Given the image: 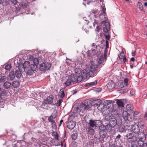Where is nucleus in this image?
<instances>
[{
    "instance_id": "obj_34",
    "label": "nucleus",
    "mask_w": 147,
    "mask_h": 147,
    "mask_svg": "<svg viewBox=\"0 0 147 147\" xmlns=\"http://www.w3.org/2000/svg\"><path fill=\"white\" fill-rule=\"evenodd\" d=\"M104 35L107 40H109L110 38V36L108 32H104Z\"/></svg>"
},
{
    "instance_id": "obj_35",
    "label": "nucleus",
    "mask_w": 147,
    "mask_h": 147,
    "mask_svg": "<svg viewBox=\"0 0 147 147\" xmlns=\"http://www.w3.org/2000/svg\"><path fill=\"white\" fill-rule=\"evenodd\" d=\"M19 69L20 72H23L24 71L25 68L23 65H19Z\"/></svg>"
},
{
    "instance_id": "obj_56",
    "label": "nucleus",
    "mask_w": 147,
    "mask_h": 147,
    "mask_svg": "<svg viewBox=\"0 0 147 147\" xmlns=\"http://www.w3.org/2000/svg\"><path fill=\"white\" fill-rule=\"evenodd\" d=\"M54 119L52 118L51 117H49L48 118V120L49 122L52 123L55 121L53 120Z\"/></svg>"
},
{
    "instance_id": "obj_5",
    "label": "nucleus",
    "mask_w": 147,
    "mask_h": 147,
    "mask_svg": "<svg viewBox=\"0 0 147 147\" xmlns=\"http://www.w3.org/2000/svg\"><path fill=\"white\" fill-rule=\"evenodd\" d=\"M76 123L74 121L71 120L67 123V127L69 129H72L76 126Z\"/></svg>"
},
{
    "instance_id": "obj_19",
    "label": "nucleus",
    "mask_w": 147,
    "mask_h": 147,
    "mask_svg": "<svg viewBox=\"0 0 147 147\" xmlns=\"http://www.w3.org/2000/svg\"><path fill=\"white\" fill-rule=\"evenodd\" d=\"M97 82L96 81H95L94 82H92L89 83H87L85 85V86L86 87L87 86H92L97 84Z\"/></svg>"
},
{
    "instance_id": "obj_64",
    "label": "nucleus",
    "mask_w": 147,
    "mask_h": 147,
    "mask_svg": "<svg viewBox=\"0 0 147 147\" xmlns=\"http://www.w3.org/2000/svg\"><path fill=\"white\" fill-rule=\"evenodd\" d=\"M63 120L62 119H61V120H60V123L59 125V126H60L61 125V124H62V123L63 122Z\"/></svg>"
},
{
    "instance_id": "obj_62",
    "label": "nucleus",
    "mask_w": 147,
    "mask_h": 147,
    "mask_svg": "<svg viewBox=\"0 0 147 147\" xmlns=\"http://www.w3.org/2000/svg\"><path fill=\"white\" fill-rule=\"evenodd\" d=\"M100 30V28L98 26H97L96 28V31L99 32Z\"/></svg>"
},
{
    "instance_id": "obj_1",
    "label": "nucleus",
    "mask_w": 147,
    "mask_h": 147,
    "mask_svg": "<svg viewBox=\"0 0 147 147\" xmlns=\"http://www.w3.org/2000/svg\"><path fill=\"white\" fill-rule=\"evenodd\" d=\"M88 68L89 71L87 74L90 76L92 77L96 75L98 69L97 65L94 64L93 62H91V63L89 64Z\"/></svg>"
},
{
    "instance_id": "obj_58",
    "label": "nucleus",
    "mask_w": 147,
    "mask_h": 147,
    "mask_svg": "<svg viewBox=\"0 0 147 147\" xmlns=\"http://www.w3.org/2000/svg\"><path fill=\"white\" fill-rule=\"evenodd\" d=\"M57 116V115L56 114H53L50 117H51L53 119H55Z\"/></svg>"
},
{
    "instance_id": "obj_22",
    "label": "nucleus",
    "mask_w": 147,
    "mask_h": 147,
    "mask_svg": "<svg viewBox=\"0 0 147 147\" xmlns=\"http://www.w3.org/2000/svg\"><path fill=\"white\" fill-rule=\"evenodd\" d=\"M87 129V131L89 134L93 135L94 134L95 131L94 130L92 127H89Z\"/></svg>"
},
{
    "instance_id": "obj_40",
    "label": "nucleus",
    "mask_w": 147,
    "mask_h": 147,
    "mask_svg": "<svg viewBox=\"0 0 147 147\" xmlns=\"http://www.w3.org/2000/svg\"><path fill=\"white\" fill-rule=\"evenodd\" d=\"M104 105L103 104H100L99 106H98V109L100 111H101L103 108Z\"/></svg>"
},
{
    "instance_id": "obj_32",
    "label": "nucleus",
    "mask_w": 147,
    "mask_h": 147,
    "mask_svg": "<svg viewBox=\"0 0 147 147\" xmlns=\"http://www.w3.org/2000/svg\"><path fill=\"white\" fill-rule=\"evenodd\" d=\"M30 68L32 70L34 71L37 69V66L33 64H31L30 65Z\"/></svg>"
},
{
    "instance_id": "obj_23",
    "label": "nucleus",
    "mask_w": 147,
    "mask_h": 147,
    "mask_svg": "<svg viewBox=\"0 0 147 147\" xmlns=\"http://www.w3.org/2000/svg\"><path fill=\"white\" fill-rule=\"evenodd\" d=\"M88 124L91 127L93 128L95 126V121L92 120H90Z\"/></svg>"
},
{
    "instance_id": "obj_63",
    "label": "nucleus",
    "mask_w": 147,
    "mask_h": 147,
    "mask_svg": "<svg viewBox=\"0 0 147 147\" xmlns=\"http://www.w3.org/2000/svg\"><path fill=\"white\" fill-rule=\"evenodd\" d=\"M102 13H104L105 14V9L103 7L102 8Z\"/></svg>"
},
{
    "instance_id": "obj_59",
    "label": "nucleus",
    "mask_w": 147,
    "mask_h": 147,
    "mask_svg": "<svg viewBox=\"0 0 147 147\" xmlns=\"http://www.w3.org/2000/svg\"><path fill=\"white\" fill-rule=\"evenodd\" d=\"M136 51H132L131 53L133 57L135 56L136 55Z\"/></svg>"
},
{
    "instance_id": "obj_55",
    "label": "nucleus",
    "mask_w": 147,
    "mask_h": 147,
    "mask_svg": "<svg viewBox=\"0 0 147 147\" xmlns=\"http://www.w3.org/2000/svg\"><path fill=\"white\" fill-rule=\"evenodd\" d=\"M121 136L120 134H118L117 136L116 137L115 140L117 141H118L119 138H121Z\"/></svg>"
},
{
    "instance_id": "obj_13",
    "label": "nucleus",
    "mask_w": 147,
    "mask_h": 147,
    "mask_svg": "<svg viewBox=\"0 0 147 147\" xmlns=\"http://www.w3.org/2000/svg\"><path fill=\"white\" fill-rule=\"evenodd\" d=\"M100 19L101 21V24L104 23L107 20L105 16V14L104 13L101 14L100 15Z\"/></svg>"
},
{
    "instance_id": "obj_37",
    "label": "nucleus",
    "mask_w": 147,
    "mask_h": 147,
    "mask_svg": "<svg viewBox=\"0 0 147 147\" xmlns=\"http://www.w3.org/2000/svg\"><path fill=\"white\" fill-rule=\"evenodd\" d=\"M78 135L76 133L73 134L71 136V138L74 140H75L77 137Z\"/></svg>"
},
{
    "instance_id": "obj_26",
    "label": "nucleus",
    "mask_w": 147,
    "mask_h": 147,
    "mask_svg": "<svg viewBox=\"0 0 147 147\" xmlns=\"http://www.w3.org/2000/svg\"><path fill=\"white\" fill-rule=\"evenodd\" d=\"M9 77L10 80H13L15 78V74L13 71H11L9 75Z\"/></svg>"
},
{
    "instance_id": "obj_10",
    "label": "nucleus",
    "mask_w": 147,
    "mask_h": 147,
    "mask_svg": "<svg viewBox=\"0 0 147 147\" xmlns=\"http://www.w3.org/2000/svg\"><path fill=\"white\" fill-rule=\"evenodd\" d=\"M138 135V139L139 140L145 141L146 137L145 134L143 133H139Z\"/></svg>"
},
{
    "instance_id": "obj_25",
    "label": "nucleus",
    "mask_w": 147,
    "mask_h": 147,
    "mask_svg": "<svg viewBox=\"0 0 147 147\" xmlns=\"http://www.w3.org/2000/svg\"><path fill=\"white\" fill-rule=\"evenodd\" d=\"M59 94L60 97L61 98H63L65 96V94L64 93V91L63 89H61L60 90V92L59 93Z\"/></svg>"
},
{
    "instance_id": "obj_39",
    "label": "nucleus",
    "mask_w": 147,
    "mask_h": 147,
    "mask_svg": "<svg viewBox=\"0 0 147 147\" xmlns=\"http://www.w3.org/2000/svg\"><path fill=\"white\" fill-rule=\"evenodd\" d=\"M119 86L121 88H124L127 86L125 85V84L123 82H120L119 83Z\"/></svg>"
},
{
    "instance_id": "obj_46",
    "label": "nucleus",
    "mask_w": 147,
    "mask_h": 147,
    "mask_svg": "<svg viewBox=\"0 0 147 147\" xmlns=\"http://www.w3.org/2000/svg\"><path fill=\"white\" fill-rule=\"evenodd\" d=\"M93 53H94V52H93L92 51V52L90 50H88L87 51V55H88L89 56H90L91 55H93Z\"/></svg>"
},
{
    "instance_id": "obj_4",
    "label": "nucleus",
    "mask_w": 147,
    "mask_h": 147,
    "mask_svg": "<svg viewBox=\"0 0 147 147\" xmlns=\"http://www.w3.org/2000/svg\"><path fill=\"white\" fill-rule=\"evenodd\" d=\"M51 67V65L49 63H43L40 64V70L43 71L45 70H48Z\"/></svg>"
},
{
    "instance_id": "obj_16",
    "label": "nucleus",
    "mask_w": 147,
    "mask_h": 147,
    "mask_svg": "<svg viewBox=\"0 0 147 147\" xmlns=\"http://www.w3.org/2000/svg\"><path fill=\"white\" fill-rule=\"evenodd\" d=\"M82 72V71L81 69L80 68H76L75 69V73L76 76H78V75H81V73Z\"/></svg>"
},
{
    "instance_id": "obj_30",
    "label": "nucleus",
    "mask_w": 147,
    "mask_h": 147,
    "mask_svg": "<svg viewBox=\"0 0 147 147\" xmlns=\"http://www.w3.org/2000/svg\"><path fill=\"white\" fill-rule=\"evenodd\" d=\"M52 135L55 139L58 140L59 135L56 131H53Z\"/></svg>"
},
{
    "instance_id": "obj_7",
    "label": "nucleus",
    "mask_w": 147,
    "mask_h": 147,
    "mask_svg": "<svg viewBox=\"0 0 147 147\" xmlns=\"http://www.w3.org/2000/svg\"><path fill=\"white\" fill-rule=\"evenodd\" d=\"M107 56V53L106 51L105 50L104 55H102L99 58L98 63L100 64L102 63L106 60Z\"/></svg>"
},
{
    "instance_id": "obj_45",
    "label": "nucleus",
    "mask_w": 147,
    "mask_h": 147,
    "mask_svg": "<svg viewBox=\"0 0 147 147\" xmlns=\"http://www.w3.org/2000/svg\"><path fill=\"white\" fill-rule=\"evenodd\" d=\"M11 66L10 65L7 64L5 66V69L7 70H9L11 68Z\"/></svg>"
},
{
    "instance_id": "obj_49",
    "label": "nucleus",
    "mask_w": 147,
    "mask_h": 147,
    "mask_svg": "<svg viewBox=\"0 0 147 147\" xmlns=\"http://www.w3.org/2000/svg\"><path fill=\"white\" fill-rule=\"evenodd\" d=\"M82 106L84 109H88V104H83Z\"/></svg>"
},
{
    "instance_id": "obj_20",
    "label": "nucleus",
    "mask_w": 147,
    "mask_h": 147,
    "mask_svg": "<svg viewBox=\"0 0 147 147\" xmlns=\"http://www.w3.org/2000/svg\"><path fill=\"white\" fill-rule=\"evenodd\" d=\"M138 113L139 112L138 111H136L134 110V109L133 112L131 113L129 115V116H130L131 115V116L132 117L131 119H132L133 117V118H134L135 115H137Z\"/></svg>"
},
{
    "instance_id": "obj_12",
    "label": "nucleus",
    "mask_w": 147,
    "mask_h": 147,
    "mask_svg": "<svg viewBox=\"0 0 147 147\" xmlns=\"http://www.w3.org/2000/svg\"><path fill=\"white\" fill-rule=\"evenodd\" d=\"M117 124V120L114 119L113 120H110L109 123V126L111 127H113Z\"/></svg>"
},
{
    "instance_id": "obj_60",
    "label": "nucleus",
    "mask_w": 147,
    "mask_h": 147,
    "mask_svg": "<svg viewBox=\"0 0 147 147\" xmlns=\"http://www.w3.org/2000/svg\"><path fill=\"white\" fill-rule=\"evenodd\" d=\"M123 62L124 63L126 62L127 61V60L126 59L125 57L123 58Z\"/></svg>"
},
{
    "instance_id": "obj_53",
    "label": "nucleus",
    "mask_w": 147,
    "mask_h": 147,
    "mask_svg": "<svg viewBox=\"0 0 147 147\" xmlns=\"http://www.w3.org/2000/svg\"><path fill=\"white\" fill-rule=\"evenodd\" d=\"M62 101V99H59L57 103V105L58 106H59L61 104Z\"/></svg>"
},
{
    "instance_id": "obj_6",
    "label": "nucleus",
    "mask_w": 147,
    "mask_h": 147,
    "mask_svg": "<svg viewBox=\"0 0 147 147\" xmlns=\"http://www.w3.org/2000/svg\"><path fill=\"white\" fill-rule=\"evenodd\" d=\"M92 51L94 52L93 55H95L96 54L101 53L102 51V48L99 45H96L95 49H93L92 48Z\"/></svg>"
},
{
    "instance_id": "obj_44",
    "label": "nucleus",
    "mask_w": 147,
    "mask_h": 147,
    "mask_svg": "<svg viewBox=\"0 0 147 147\" xmlns=\"http://www.w3.org/2000/svg\"><path fill=\"white\" fill-rule=\"evenodd\" d=\"M51 124L53 128L54 129H56L57 128L56 124L55 121L52 122Z\"/></svg>"
},
{
    "instance_id": "obj_33",
    "label": "nucleus",
    "mask_w": 147,
    "mask_h": 147,
    "mask_svg": "<svg viewBox=\"0 0 147 147\" xmlns=\"http://www.w3.org/2000/svg\"><path fill=\"white\" fill-rule=\"evenodd\" d=\"M30 63L29 61H26L24 62L23 65L25 67V68H26L29 66Z\"/></svg>"
},
{
    "instance_id": "obj_48",
    "label": "nucleus",
    "mask_w": 147,
    "mask_h": 147,
    "mask_svg": "<svg viewBox=\"0 0 147 147\" xmlns=\"http://www.w3.org/2000/svg\"><path fill=\"white\" fill-rule=\"evenodd\" d=\"M34 72V71H33V70H32L31 69V70H28V72H27V74L30 75V76H31V75H32V74H33Z\"/></svg>"
},
{
    "instance_id": "obj_38",
    "label": "nucleus",
    "mask_w": 147,
    "mask_h": 147,
    "mask_svg": "<svg viewBox=\"0 0 147 147\" xmlns=\"http://www.w3.org/2000/svg\"><path fill=\"white\" fill-rule=\"evenodd\" d=\"M137 7L139 8L141 10H142L143 9V6L141 2H138L137 4Z\"/></svg>"
},
{
    "instance_id": "obj_8",
    "label": "nucleus",
    "mask_w": 147,
    "mask_h": 147,
    "mask_svg": "<svg viewBox=\"0 0 147 147\" xmlns=\"http://www.w3.org/2000/svg\"><path fill=\"white\" fill-rule=\"evenodd\" d=\"M126 109L127 111V112L129 113V115L131 113L133 112L134 109L133 105L131 104L127 105L126 106Z\"/></svg>"
},
{
    "instance_id": "obj_27",
    "label": "nucleus",
    "mask_w": 147,
    "mask_h": 147,
    "mask_svg": "<svg viewBox=\"0 0 147 147\" xmlns=\"http://www.w3.org/2000/svg\"><path fill=\"white\" fill-rule=\"evenodd\" d=\"M145 141L141 140H138L137 142L138 145L140 146L143 147V145L145 143H144Z\"/></svg>"
},
{
    "instance_id": "obj_9",
    "label": "nucleus",
    "mask_w": 147,
    "mask_h": 147,
    "mask_svg": "<svg viewBox=\"0 0 147 147\" xmlns=\"http://www.w3.org/2000/svg\"><path fill=\"white\" fill-rule=\"evenodd\" d=\"M110 25L107 22H105V25L103 27V31L104 32H108L110 31Z\"/></svg>"
},
{
    "instance_id": "obj_42",
    "label": "nucleus",
    "mask_w": 147,
    "mask_h": 147,
    "mask_svg": "<svg viewBox=\"0 0 147 147\" xmlns=\"http://www.w3.org/2000/svg\"><path fill=\"white\" fill-rule=\"evenodd\" d=\"M98 10L97 9H93V10H92V13L93 14L95 15V17H96V16L95 15H97L98 13Z\"/></svg>"
},
{
    "instance_id": "obj_47",
    "label": "nucleus",
    "mask_w": 147,
    "mask_h": 147,
    "mask_svg": "<svg viewBox=\"0 0 147 147\" xmlns=\"http://www.w3.org/2000/svg\"><path fill=\"white\" fill-rule=\"evenodd\" d=\"M129 81V79L128 78H126L124 79V83L125 84V86H127L128 84V82Z\"/></svg>"
},
{
    "instance_id": "obj_57",
    "label": "nucleus",
    "mask_w": 147,
    "mask_h": 147,
    "mask_svg": "<svg viewBox=\"0 0 147 147\" xmlns=\"http://www.w3.org/2000/svg\"><path fill=\"white\" fill-rule=\"evenodd\" d=\"M13 3L14 5L16 4L17 3V1L16 0H9Z\"/></svg>"
},
{
    "instance_id": "obj_61",
    "label": "nucleus",
    "mask_w": 147,
    "mask_h": 147,
    "mask_svg": "<svg viewBox=\"0 0 147 147\" xmlns=\"http://www.w3.org/2000/svg\"><path fill=\"white\" fill-rule=\"evenodd\" d=\"M120 130L121 131H124L125 130L124 127H120Z\"/></svg>"
},
{
    "instance_id": "obj_24",
    "label": "nucleus",
    "mask_w": 147,
    "mask_h": 147,
    "mask_svg": "<svg viewBox=\"0 0 147 147\" xmlns=\"http://www.w3.org/2000/svg\"><path fill=\"white\" fill-rule=\"evenodd\" d=\"M12 85L14 88H17L19 86L20 83L18 81H15L13 82Z\"/></svg>"
},
{
    "instance_id": "obj_2",
    "label": "nucleus",
    "mask_w": 147,
    "mask_h": 147,
    "mask_svg": "<svg viewBox=\"0 0 147 147\" xmlns=\"http://www.w3.org/2000/svg\"><path fill=\"white\" fill-rule=\"evenodd\" d=\"M88 74L86 70H82V72L81 73V75L78 76H75L76 83L80 82L83 80H84L87 78V75Z\"/></svg>"
},
{
    "instance_id": "obj_18",
    "label": "nucleus",
    "mask_w": 147,
    "mask_h": 147,
    "mask_svg": "<svg viewBox=\"0 0 147 147\" xmlns=\"http://www.w3.org/2000/svg\"><path fill=\"white\" fill-rule=\"evenodd\" d=\"M129 114L126 111H124L123 114V117L125 121H127L128 118V114Z\"/></svg>"
},
{
    "instance_id": "obj_29",
    "label": "nucleus",
    "mask_w": 147,
    "mask_h": 147,
    "mask_svg": "<svg viewBox=\"0 0 147 147\" xmlns=\"http://www.w3.org/2000/svg\"><path fill=\"white\" fill-rule=\"evenodd\" d=\"M21 72L18 70H16L15 71V75L18 78H20L22 75L21 73Z\"/></svg>"
},
{
    "instance_id": "obj_15",
    "label": "nucleus",
    "mask_w": 147,
    "mask_h": 147,
    "mask_svg": "<svg viewBox=\"0 0 147 147\" xmlns=\"http://www.w3.org/2000/svg\"><path fill=\"white\" fill-rule=\"evenodd\" d=\"M53 98L51 96H49L47 98L45 103L47 104H51L53 102Z\"/></svg>"
},
{
    "instance_id": "obj_31",
    "label": "nucleus",
    "mask_w": 147,
    "mask_h": 147,
    "mask_svg": "<svg viewBox=\"0 0 147 147\" xmlns=\"http://www.w3.org/2000/svg\"><path fill=\"white\" fill-rule=\"evenodd\" d=\"M95 126L96 127H99L101 125V123L100 121L97 120L95 121Z\"/></svg>"
},
{
    "instance_id": "obj_14",
    "label": "nucleus",
    "mask_w": 147,
    "mask_h": 147,
    "mask_svg": "<svg viewBox=\"0 0 147 147\" xmlns=\"http://www.w3.org/2000/svg\"><path fill=\"white\" fill-rule=\"evenodd\" d=\"M134 136V134L132 131L130 130H128V133L126 135V137L129 139H132Z\"/></svg>"
},
{
    "instance_id": "obj_21",
    "label": "nucleus",
    "mask_w": 147,
    "mask_h": 147,
    "mask_svg": "<svg viewBox=\"0 0 147 147\" xmlns=\"http://www.w3.org/2000/svg\"><path fill=\"white\" fill-rule=\"evenodd\" d=\"M11 86V84L8 82H5L3 84V86L5 89L9 88Z\"/></svg>"
},
{
    "instance_id": "obj_50",
    "label": "nucleus",
    "mask_w": 147,
    "mask_h": 147,
    "mask_svg": "<svg viewBox=\"0 0 147 147\" xmlns=\"http://www.w3.org/2000/svg\"><path fill=\"white\" fill-rule=\"evenodd\" d=\"M74 117V115H69V117H68V120L69 121V120H72L73 119Z\"/></svg>"
},
{
    "instance_id": "obj_52",
    "label": "nucleus",
    "mask_w": 147,
    "mask_h": 147,
    "mask_svg": "<svg viewBox=\"0 0 147 147\" xmlns=\"http://www.w3.org/2000/svg\"><path fill=\"white\" fill-rule=\"evenodd\" d=\"M21 5L23 7H26L28 6V4L25 3H21Z\"/></svg>"
},
{
    "instance_id": "obj_36",
    "label": "nucleus",
    "mask_w": 147,
    "mask_h": 147,
    "mask_svg": "<svg viewBox=\"0 0 147 147\" xmlns=\"http://www.w3.org/2000/svg\"><path fill=\"white\" fill-rule=\"evenodd\" d=\"M6 77L5 76L0 77V82H4L6 81Z\"/></svg>"
},
{
    "instance_id": "obj_43",
    "label": "nucleus",
    "mask_w": 147,
    "mask_h": 147,
    "mask_svg": "<svg viewBox=\"0 0 147 147\" xmlns=\"http://www.w3.org/2000/svg\"><path fill=\"white\" fill-rule=\"evenodd\" d=\"M132 139L131 140L133 142L136 141L138 140V136L136 137V136H134L132 137V138L131 139Z\"/></svg>"
},
{
    "instance_id": "obj_28",
    "label": "nucleus",
    "mask_w": 147,
    "mask_h": 147,
    "mask_svg": "<svg viewBox=\"0 0 147 147\" xmlns=\"http://www.w3.org/2000/svg\"><path fill=\"white\" fill-rule=\"evenodd\" d=\"M117 103L120 107H122L124 106L123 101L121 100H118L117 102Z\"/></svg>"
},
{
    "instance_id": "obj_3",
    "label": "nucleus",
    "mask_w": 147,
    "mask_h": 147,
    "mask_svg": "<svg viewBox=\"0 0 147 147\" xmlns=\"http://www.w3.org/2000/svg\"><path fill=\"white\" fill-rule=\"evenodd\" d=\"M75 76L74 75H71L67 76L66 78V81L64 82L66 86L72 85L76 83Z\"/></svg>"
},
{
    "instance_id": "obj_41",
    "label": "nucleus",
    "mask_w": 147,
    "mask_h": 147,
    "mask_svg": "<svg viewBox=\"0 0 147 147\" xmlns=\"http://www.w3.org/2000/svg\"><path fill=\"white\" fill-rule=\"evenodd\" d=\"M33 62L34 63V64L37 66L38 65L39 63V61H38V59L36 58H34V59Z\"/></svg>"
},
{
    "instance_id": "obj_11",
    "label": "nucleus",
    "mask_w": 147,
    "mask_h": 147,
    "mask_svg": "<svg viewBox=\"0 0 147 147\" xmlns=\"http://www.w3.org/2000/svg\"><path fill=\"white\" fill-rule=\"evenodd\" d=\"M132 129L136 134H138L140 131L139 127L136 124L132 125Z\"/></svg>"
},
{
    "instance_id": "obj_54",
    "label": "nucleus",
    "mask_w": 147,
    "mask_h": 147,
    "mask_svg": "<svg viewBox=\"0 0 147 147\" xmlns=\"http://www.w3.org/2000/svg\"><path fill=\"white\" fill-rule=\"evenodd\" d=\"M120 55L121 57V59H122V57H123V58L124 57H125V54H124V53L123 52H122L120 53ZM119 58H121L120 57H119Z\"/></svg>"
},
{
    "instance_id": "obj_51",
    "label": "nucleus",
    "mask_w": 147,
    "mask_h": 147,
    "mask_svg": "<svg viewBox=\"0 0 147 147\" xmlns=\"http://www.w3.org/2000/svg\"><path fill=\"white\" fill-rule=\"evenodd\" d=\"M96 103L97 105H99L100 104H102V101L99 99H98L97 100H96Z\"/></svg>"
},
{
    "instance_id": "obj_17",
    "label": "nucleus",
    "mask_w": 147,
    "mask_h": 147,
    "mask_svg": "<svg viewBox=\"0 0 147 147\" xmlns=\"http://www.w3.org/2000/svg\"><path fill=\"white\" fill-rule=\"evenodd\" d=\"M107 134L106 131L104 130H101L100 132V136L101 138H105Z\"/></svg>"
}]
</instances>
